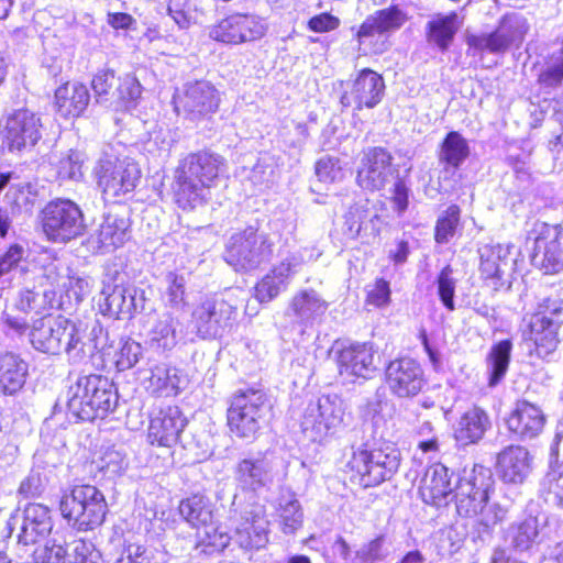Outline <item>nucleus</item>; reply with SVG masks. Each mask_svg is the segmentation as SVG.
I'll return each instance as SVG.
<instances>
[{
    "mask_svg": "<svg viewBox=\"0 0 563 563\" xmlns=\"http://www.w3.org/2000/svg\"><path fill=\"white\" fill-rule=\"evenodd\" d=\"M68 331H74V322L62 317L47 316L33 322L30 341L40 352L56 355L63 350Z\"/></svg>",
    "mask_w": 563,
    "mask_h": 563,
    "instance_id": "24",
    "label": "nucleus"
},
{
    "mask_svg": "<svg viewBox=\"0 0 563 563\" xmlns=\"http://www.w3.org/2000/svg\"><path fill=\"white\" fill-rule=\"evenodd\" d=\"M530 30L528 19L521 13L505 14L490 33L472 34L467 36V45L477 52L492 54L505 53L512 46H520Z\"/></svg>",
    "mask_w": 563,
    "mask_h": 563,
    "instance_id": "13",
    "label": "nucleus"
},
{
    "mask_svg": "<svg viewBox=\"0 0 563 563\" xmlns=\"http://www.w3.org/2000/svg\"><path fill=\"white\" fill-rule=\"evenodd\" d=\"M59 509L68 525L77 531H91L104 521L108 505L101 490L93 485H75L65 492Z\"/></svg>",
    "mask_w": 563,
    "mask_h": 563,
    "instance_id": "4",
    "label": "nucleus"
},
{
    "mask_svg": "<svg viewBox=\"0 0 563 563\" xmlns=\"http://www.w3.org/2000/svg\"><path fill=\"white\" fill-rule=\"evenodd\" d=\"M460 26L461 22L456 12L435 14L426 25L427 40L441 51H445Z\"/></svg>",
    "mask_w": 563,
    "mask_h": 563,
    "instance_id": "45",
    "label": "nucleus"
},
{
    "mask_svg": "<svg viewBox=\"0 0 563 563\" xmlns=\"http://www.w3.org/2000/svg\"><path fill=\"white\" fill-rule=\"evenodd\" d=\"M460 223V208L455 205L450 206L443 211L434 228V240L438 244H446L454 236Z\"/></svg>",
    "mask_w": 563,
    "mask_h": 563,
    "instance_id": "53",
    "label": "nucleus"
},
{
    "mask_svg": "<svg viewBox=\"0 0 563 563\" xmlns=\"http://www.w3.org/2000/svg\"><path fill=\"white\" fill-rule=\"evenodd\" d=\"M174 144L170 130L158 126L148 133V139L144 144L147 153L156 157H167Z\"/></svg>",
    "mask_w": 563,
    "mask_h": 563,
    "instance_id": "57",
    "label": "nucleus"
},
{
    "mask_svg": "<svg viewBox=\"0 0 563 563\" xmlns=\"http://www.w3.org/2000/svg\"><path fill=\"white\" fill-rule=\"evenodd\" d=\"M273 247L274 243L266 233L247 228L231 235L224 260L236 272H251L272 258Z\"/></svg>",
    "mask_w": 563,
    "mask_h": 563,
    "instance_id": "10",
    "label": "nucleus"
},
{
    "mask_svg": "<svg viewBox=\"0 0 563 563\" xmlns=\"http://www.w3.org/2000/svg\"><path fill=\"white\" fill-rule=\"evenodd\" d=\"M356 563H380L388 554L385 547V538L377 537L366 543H363L356 551Z\"/></svg>",
    "mask_w": 563,
    "mask_h": 563,
    "instance_id": "61",
    "label": "nucleus"
},
{
    "mask_svg": "<svg viewBox=\"0 0 563 563\" xmlns=\"http://www.w3.org/2000/svg\"><path fill=\"white\" fill-rule=\"evenodd\" d=\"M181 517L197 531L214 521V505L203 495H192L180 501Z\"/></svg>",
    "mask_w": 563,
    "mask_h": 563,
    "instance_id": "44",
    "label": "nucleus"
},
{
    "mask_svg": "<svg viewBox=\"0 0 563 563\" xmlns=\"http://www.w3.org/2000/svg\"><path fill=\"white\" fill-rule=\"evenodd\" d=\"M368 205L367 200L355 202L344 214L342 234L345 240L371 244L378 238L382 219Z\"/></svg>",
    "mask_w": 563,
    "mask_h": 563,
    "instance_id": "23",
    "label": "nucleus"
},
{
    "mask_svg": "<svg viewBox=\"0 0 563 563\" xmlns=\"http://www.w3.org/2000/svg\"><path fill=\"white\" fill-rule=\"evenodd\" d=\"M84 162L85 155L79 151L69 150L63 153L54 163L57 178L62 181H80L84 177Z\"/></svg>",
    "mask_w": 563,
    "mask_h": 563,
    "instance_id": "50",
    "label": "nucleus"
},
{
    "mask_svg": "<svg viewBox=\"0 0 563 563\" xmlns=\"http://www.w3.org/2000/svg\"><path fill=\"white\" fill-rule=\"evenodd\" d=\"M545 421V415L540 407L527 400H519L510 411L506 424L516 439L527 441L542 433Z\"/></svg>",
    "mask_w": 563,
    "mask_h": 563,
    "instance_id": "32",
    "label": "nucleus"
},
{
    "mask_svg": "<svg viewBox=\"0 0 563 563\" xmlns=\"http://www.w3.org/2000/svg\"><path fill=\"white\" fill-rule=\"evenodd\" d=\"M407 19L406 12L397 5L375 11L364 20L356 33L360 49L366 52L369 47L368 52L371 53H382L385 43L375 38L396 32L406 23Z\"/></svg>",
    "mask_w": 563,
    "mask_h": 563,
    "instance_id": "16",
    "label": "nucleus"
},
{
    "mask_svg": "<svg viewBox=\"0 0 563 563\" xmlns=\"http://www.w3.org/2000/svg\"><path fill=\"white\" fill-rule=\"evenodd\" d=\"M492 471L483 465L464 470L459 476L453 492L456 512L461 517L475 518L473 526L477 538L484 540L492 536L495 527L503 522L508 509L498 503H489L494 490Z\"/></svg>",
    "mask_w": 563,
    "mask_h": 563,
    "instance_id": "1",
    "label": "nucleus"
},
{
    "mask_svg": "<svg viewBox=\"0 0 563 563\" xmlns=\"http://www.w3.org/2000/svg\"><path fill=\"white\" fill-rule=\"evenodd\" d=\"M198 537L203 551L209 553L223 551L231 540L228 532L217 526L216 521L198 531Z\"/></svg>",
    "mask_w": 563,
    "mask_h": 563,
    "instance_id": "55",
    "label": "nucleus"
},
{
    "mask_svg": "<svg viewBox=\"0 0 563 563\" xmlns=\"http://www.w3.org/2000/svg\"><path fill=\"white\" fill-rule=\"evenodd\" d=\"M267 32L266 21L255 14L234 13L210 29L212 40L225 44H242L262 38Z\"/></svg>",
    "mask_w": 563,
    "mask_h": 563,
    "instance_id": "18",
    "label": "nucleus"
},
{
    "mask_svg": "<svg viewBox=\"0 0 563 563\" xmlns=\"http://www.w3.org/2000/svg\"><path fill=\"white\" fill-rule=\"evenodd\" d=\"M511 244H483L478 249L479 271L486 279H500L512 269Z\"/></svg>",
    "mask_w": 563,
    "mask_h": 563,
    "instance_id": "36",
    "label": "nucleus"
},
{
    "mask_svg": "<svg viewBox=\"0 0 563 563\" xmlns=\"http://www.w3.org/2000/svg\"><path fill=\"white\" fill-rule=\"evenodd\" d=\"M101 331L100 328H98ZM97 327H93L90 333L82 323L74 322V331H68L62 351H65L68 361L73 364H84L98 350L96 339Z\"/></svg>",
    "mask_w": 563,
    "mask_h": 563,
    "instance_id": "37",
    "label": "nucleus"
},
{
    "mask_svg": "<svg viewBox=\"0 0 563 563\" xmlns=\"http://www.w3.org/2000/svg\"><path fill=\"white\" fill-rule=\"evenodd\" d=\"M269 521L265 507L252 504L245 509L235 526L234 539L244 550H260L268 543Z\"/></svg>",
    "mask_w": 563,
    "mask_h": 563,
    "instance_id": "22",
    "label": "nucleus"
},
{
    "mask_svg": "<svg viewBox=\"0 0 563 563\" xmlns=\"http://www.w3.org/2000/svg\"><path fill=\"white\" fill-rule=\"evenodd\" d=\"M269 405L265 394L256 389L235 393L228 409V426L242 439H253L266 422Z\"/></svg>",
    "mask_w": 563,
    "mask_h": 563,
    "instance_id": "9",
    "label": "nucleus"
},
{
    "mask_svg": "<svg viewBox=\"0 0 563 563\" xmlns=\"http://www.w3.org/2000/svg\"><path fill=\"white\" fill-rule=\"evenodd\" d=\"M385 90L383 77L376 71L365 68L353 81L349 91L341 97L343 107L355 106L357 110L365 108H374L377 106Z\"/></svg>",
    "mask_w": 563,
    "mask_h": 563,
    "instance_id": "31",
    "label": "nucleus"
},
{
    "mask_svg": "<svg viewBox=\"0 0 563 563\" xmlns=\"http://www.w3.org/2000/svg\"><path fill=\"white\" fill-rule=\"evenodd\" d=\"M531 461L527 448L509 445L497 455V472L505 483L520 484L531 472Z\"/></svg>",
    "mask_w": 563,
    "mask_h": 563,
    "instance_id": "34",
    "label": "nucleus"
},
{
    "mask_svg": "<svg viewBox=\"0 0 563 563\" xmlns=\"http://www.w3.org/2000/svg\"><path fill=\"white\" fill-rule=\"evenodd\" d=\"M349 413L344 400L338 395H324L306 407L300 427L313 442H322L335 435L346 424Z\"/></svg>",
    "mask_w": 563,
    "mask_h": 563,
    "instance_id": "7",
    "label": "nucleus"
},
{
    "mask_svg": "<svg viewBox=\"0 0 563 563\" xmlns=\"http://www.w3.org/2000/svg\"><path fill=\"white\" fill-rule=\"evenodd\" d=\"M278 525L284 534H294L301 528L303 511L299 500L291 493L283 495L277 506Z\"/></svg>",
    "mask_w": 563,
    "mask_h": 563,
    "instance_id": "48",
    "label": "nucleus"
},
{
    "mask_svg": "<svg viewBox=\"0 0 563 563\" xmlns=\"http://www.w3.org/2000/svg\"><path fill=\"white\" fill-rule=\"evenodd\" d=\"M385 375L389 390L401 398L416 396L424 384L421 366L409 357L391 361Z\"/></svg>",
    "mask_w": 563,
    "mask_h": 563,
    "instance_id": "26",
    "label": "nucleus"
},
{
    "mask_svg": "<svg viewBox=\"0 0 563 563\" xmlns=\"http://www.w3.org/2000/svg\"><path fill=\"white\" fill-rule=\"evenodd\" d=\"M197 8L198 0H169L168 2V13L180 29L189 26Z\"/></svg>",
    "mask_w": 563,
    "mask_h": 563,
    "instance_id": "64",
    "label": "nucleus"
},
{
    "mask_svg": "<svg viewBox=\"0 0 563 563\" xmlns=\"http://www.w3.org/2000/svg\"><path fill=\"white\" fill-rule=\"evenodd\" d=\"M148 376L143 378L145 389L155 396L177 395L181 378L179 371L168 363H157L148 368Z\"/></svg>",
    "mask_w": 563,
    "mask_h": 563,
    "instance_id": "39",
    "label": "nucleus"
},
{
    "mask_svg": "<svg viewBox=\"0 0 563 563\" xmlns=\"http://www.w3.org/2000/svg\"><path fill=\"white\" fill-rule=\"evenodd\" d=\"M91 87L98 103L114 106L115 109H130L142 95V86L131 74L117 77L111 69H101L95 74Z\"/></svg>",
    "mask_w": 563,
    "mask_h": 563,
    "instance_id": "15",
    "label": "nucleus"
},
{
    "mask_svg": "<svg viewBox=\"0 0 563 563\" xmlns=\"http://www.w3.org/2000/svg\"><path fill=\"white\" fill-rule=\"evenodd\" d=\"M537 236L532 262L545 274L563 271V227L561 224L537 223Z\"/></svg>",
    "mask_w": 563,
    "mask_h": 563,
    "instance_id": "19",
    "label": "nucleus"
},
{
    "mask_svg": "<svg viewBox=\"0 0 563 563\" xmlns=\"http://www.w3.org/2000/svg\"><path fill=\"white\" fill-rule=\"evenodd\" d=\"M9 526L11 529L19 528V543L34 544L53 529L51 510L43 504H27L21 515L11 517Z\"/></svg>",
    "mask_w": 563,
    "mask_h": 563,
    "instance_id": "25",
    "label": "nucleus"
},
{
    "mask_svg": "<svg viewBox=\"0 0 563 563\" xmlns=\"http://www.w3.org/2000/svg\"><path fill=\"white\" fill-rule=\"evenodd\" d=\"M512 350L510 340H501L494 344L487 355V379L490 388L496 387L505 377Z\"/></svg>",
    "mask_w": 563,
    "mask_h": 563,
    "instance_id": "47",
    "label": "nucleus"
},
{
    "mask_svg": "<svg viewBox=\"0 0 563 563\" xmlns=\"http://www.w3.org/2000/svg\"><path fill=\"white\" fill-rule=\"evenodd\" d=\"M547 503L563 509V465L551 466L541 482Z\"/></svg>",
    "mask_w": 563,
    "mask_h": 563,
    "instance_id": "51",
    "label": "nucleus"
},
{
    "mask_svg": "<svg viewBox=\"0 0 563 563\" xmlns=\"http://www.w3.org/2000/svg\"><path fill=\"white\" fill-rule=\"evenodd\" d=\"M69 273L71 269L58 258H53L42 267V278L51 286V291L55 295L65 289Z\"/></svg>",
    "mask_w": 563,
    "mask_h": 563,
    "instance_id": "56",
    "label": "nucleus"
},
{
    "mask_svg": "<svg viewBox=\"0 0 563 563\" xmlns=\"http://www.w3.org/2000/svg\"><path fill=\"white\" fill-rule=\"evenodd\" d=\"M375 351L369 343H354L342 349L336 356L340 376L354 383L356 379H369L376 371Z\"/></svg>",
    "mask_w": 563,
    "mask_h": 563,
    "instance_id": "27",
    "label": "nucleus"
},
{
    "mask_svg": "<svg viewBox=\"0 0 563 563\" xmlns=\"http://www.w3.org/2000/svg\"><path fill=\"white\" fill-rule=\"evenodd\" d=\"M165 297L167 303L174 308L185 305L187 279L184 275L169 272L165 277Z\"/></svg>",
    "mask_w": 563,
    "mask_h": 563,
    "instance_id": "58",
    "label": "nucleus"
},
{
    "mask_svg": "<svg viewBox=\"0 0 563 563\" xmlns=\"http://www.w3.org/2000/svg\"><path fill=\"white\" fill-rule=\"evenodd\" d=\"M329 303L322 296L312 288L300 289L290 298L286 314L294 324L301 328L303 333L306 329L312 328L321 320Z\"/></svg>",
    "mask_w": 563,
    "mask_h": 563,
    "instance_id": "30",
    "label": "nucleus"
},
{
    "mask_svg": "<svg viewBox=\"0 0 563 563\" xmlns=\"http://www.w3.org/2000/svg\"><path fill=\"white\" fill-rule=\"evenodd\" d=\"M241 289L228 290L223 295L207 297L191 313V324L201 339H217L230 332L239 309Z\"/></svg>",
    "mask_w": 563,
    "mask_h": 563,
    "instance_id": "5",
    "label": "nucleus"
},
{
    "mask_svg": "<svg viewBox=\"0 0 563 563\" xmlns=\"http://www.w3.org/2000/svg\"><path fill=\"white\" fill-rule=\"evenodd\" d=\"M93 173L102 198L107 202H117L131 194L141 177L137 164L129 157L101 158Z\"/></svg>",
    "mask_w": 563,
    "mask_h": 563,
    "instance_id": "11",
    "label": "nucleus"
},
{
    "mask_svg": "<svg viewBox=\"0 0 563 563\" xmlns=\"http://www.w3.org/2000/svg\"><path fill=\"white\" fill-rule=\"evenodd\" d=\"M352 478L363 487H372L389 481L400 465V452L393 444L378 448L356 449L349 463Z\"/></svg>",
    "mask_w": 563,
    "mask_h": 563,
    "instance_id": "6",
    "label": "nucleus"
},
{
    "mask_svg": "<svg viewBox=\"0 0 563 563\" xmlns=\"http://www.w3.org/2000/svg\"><path fill=\"white\" fill-rule=\"evenodd\" d=\"M69 563H103V561L100 551L91 541L78 539L70 544Z\"/></svg>",
    "mask_w": 563,
    "mask_h": 563,
    "instance_id": "60",
    "label": "nucleus"
},
{
    "mask_svg": "<svg viewBox=\"0 0 563 563\" xmlns=\"http://www.w3.org/2000/svg\"><path fill=\"white\" fill-rule=\"evenodd\" d=\"M36 563H69V551L56 539L48 540L35 552Z\"/></svg>",
    "mask_w": 563,
    "mask_h": 563,
    "instance_id": "63",
    "label": "nucleus"
},
{
    "mask_svg": "<svg viewBox=\"0 0 563 563\" xmlns=\"http://www.w3.org/2000/svg\"><path fill=\"white\" fill-rule=\"evenodd\" d=\"M183 330L178 318L170 312L157 314L146 333L148 345L156 351H170L181 340Z\"/></svg>",
    "mask_w": 563,
    "mask_h": 563,
    "instance_id": "35",
    "label": "nucleus"
},
{
    "mask_svg": "<svg viewBox=\"0 0 563 563\" xmlns=\"http://www.w3.org/2000/svg\"><path fill=\"white\" fill-rule=\"evenodd\" d=\"M224 165L225 159L210 151L191 153L180 161L173 186L178 206L187 209L201 203L207 189L213 186Z\"/></svg>",
    "mask_w": 563,
    "mask_h": 563,
    "instance_id": "2",
    "label": "nucleus"
},
{
    "mask_svg": "<svg viewBox=\"0 0 563 563\" xmlns=\"http://www.w3.org/2000/svg\"><path fill=\"white\" fill-rule=\"evenodd\" d=\"M186 424L187 420L178 407L163 408L151 418L147 441L153 446L170 449L178 443Z\"/></svg>",
    "mask_w": 563,
    "mask_h": 563,
    "instance_id": "28",
    "label": "nucleus"
},
{
    "mask_svg": "<svg viewBox=\"0 0 563 563\" xmlns=\"http://www.w3.org/2000/svg\"><path fill=\"white\" fill-rule=\"evenodd\" d=\"M27 363L18 354L7 352L0 355V393L14 395L25 384Z\"/></svg>",
    "mask_w": 563,
    "mask_h": 563,
    "instance_id": "41",
    "label": "nucleus"
},
{
    "mask_svg": "<svg viewBox=\"0 0 563 563\" xmlns=\"http://www.w3.org/2000/svg\"><path fill=\"white\" fill-rule=\"evenodd\" d=\"M283 285L274 273L271 271L255 285L254 296L261 303L269 302L285 291Z\"/></svg>",
    "mask_w": 563,
    "mask_h": 563,
    "instance_id": "62",
    "label": "nucleus"
},
{
    "mask_svg": "<svg viewBox=\"0 0 563 563\" xmlns=\"http://www.w3.org/2000/svg\"><path fill=\"white\" fill-rule=\"evenodd\" d=\"M539 534V519L532 516L512 523L508 529V539L514 548L520 551L528 550L537 543Z\"/></svg>",
    "mask_w": 563,
    "mask_h": 563,
    "instance_id": "49",
    "label": "nucleus"
},
{
    "mask_svg": "<svg viewBox=\"0 0 563 563\" xmlns=\"http://www.w3.org/2000/svg\"><path fill=\"white\" fill-rule=\"evenodd\" d=\"M173 103L178 115L198 122L218 111L220 93L209 81L187 82L176 90Z\"/></svg>",
    "mask_w": 563,
    "mask_h": 563,
    "instance_id": "14",
    "label": "nucleus"
},
{
    "mask_svg": "<svg viewBox=\"0 0 563 563\" xmlns=\"http://www.w3.org/2000/svg\"><path fill=\"white\" fill-rule=\"evenodd\" d=\"M93 463L103 476L108 478L122 474L128 467L125 454L115 448H107Z\"/></svg>",
    "mask_w": 563,
    "mask_h": 563,
    "instance_id": "52",
    "label": "nucleus"
},
{
    "mask_svg": "<svg viewBox=\"0 0 563 563\" xmlns=\"http://www.w3.org/2000/svg\"><path fill=\"white\" fill-rule=\"evenodd\" d=\"M467 140L456 131L449 132L441 142L438 151L439 164L445 174H455L470 156Z\"/></svg>",
    "mask_w": 563,
    "mask_h": 563,
    "instance_id": "40",
    "label": "nucleus"
},
{
    "mask_svg": "<svg viewBox=\"0 0 563 563\" xmlns=\"http://www.w3.org/2000/svg\"><path fill=\"white\" fill-rule=\"evenodd\" d=\"M42 228L48 241L66 244L84 234V213L69 199L53 200L42 211Z\"/></svg>",
    "mask_w": 563,
    "mask_h": 563,
    "instance_id": "12",
    "label": "nucleus"
},
{
    "mask_svg": "<svg viewBox=\"0 0 563 563\" xmlns=\"http://www.w3.org/2000/svg\"><path fill=\"white\" fill-rule=\"evenodd\" d=\"M563 324V300L559 297L545 298L529 322L528 341L532 343L530 354L545 360L556 350L559 330Z\"/></svg>",
    "mask_w": 563,
    "mask_h": 563,
    "instance_id": "8",
    "label": "nucleus"
},
{
    "mask_svg": "<svg viewBox=\"0 0 563 563\" xmlns=\"http://www.w3.org/2000/svg\"><path fill=\"white\" fill-rule=\"evenodd\" d=\"M90 100L88 88L80 82H66L55 91V104L63 117H78Z\"/></svg>",
    "mask_w": 563,
    "mask_h": 563,
    "instance_id": "43",
    "label": "nucleus"
},
{
    "mask_svg": "<svg viewBox=\"0 0 563 563\" xmlns=\"http://www.w3.org/2000/svg\"><path fill=\"white\" fill-rule=\"evenodd\" d=\"M142 356L143 346L134 340H126L122 342L120 349L114 355L115 367L120 372L130 369L140 362Z\"/></svg>",
    "mask_w": 563,
    "mask_h": 563,
    "instance_id": "59",
    "label": "nucleus"
},
{
    "mask_svg": "<svg viewBox=\"0 0 563 563\" xmlns=\"http://www.w3.org/2000/svg\"><path fill=\"white\" fill-rule=\"evenodd\" d=\"M454 473L441 464L429 466L419 484L422 500L431 506L440 507L448 504V497L453 494L452 477Z\"/></svg>",
    "mask_w": 563,
    "mask_h": 563,
    "instance_id": "33",
    "label": "nucleus"
},
{
    "mask_svg": "<svg viewBox=\"0 0 563 563\" xmlns=\"http://www.w3.org/2000/svg\"><path fill=\"white\" fill-rule=\"evenodd\" d=\"M3 139L10 152L33 148L42 139L40 117L27 109L15 110L5 120Z\"/></svg>",
    "mask_w": 563,
    "mask_h": 563,
    "instance_id": "21",
    "label": "nucleus"
},
{
    "mask_svg": "<svg viewBox=\"0 0 563 563\" xmlns=\"http://www.w3.org/2000/svg\"><path fill=\"white\" fill-rule=\"evenodd\" d=\"M66 398L68 413L82 421L103 419L118 404L114 385L101 375L79 377L69 386Z\"/></svg>",
    "mask_w": 563,
    "mask_h": 563,
    "instance_id": "3",
    "label": "nucleus"
},
{
    "mask_svg": "<svg viewBox=\"0 0 563 563\" xmlns=\"http://www.w3.org/2000/svg\"><path fill=\"white\" fill-rule=\"evenodd\" d=\"M99 310L103 316L130 318L144 309L143 291L132 285L103 280V287L98 299Z\"/></svg>",
    "mask_w": 563,
    "mask_h": 563,
    "instance_id": "20",
    "label": "nucleus"
},
{
    "mask_svg": "<svg viewBox=\"0 0 563 563\" xmlns=\"http://www.w3.org/2000/svg\"><path fill=\"white\" fill-rule=\"evenodd\" d=\"M490 426L488 413L479 407H473L461 416L455 429V439L462 445L476 443L483 439Z\"/></svg>",
    "mask_w": 563,
    "mask_h": 563,
    "instance_id": "42",
    "label": "nucleus"
},
{
    "mask_svg": "<svg viewBox=\"0 0 563 563\" xmlns=\"http://www.w3.org/2000/svg\"><path fill=\"white\" fill-rule=\"evenodd\" d=\"M393 156L383 147L368 148L357 170L356 180L366 190H379L385 187L393 175Z\"/></svg>",
    "mask_w": 563,
    "mask_h": 563,
    "instance_id": "29",
    "label": "nucleus"
},
{
    "mask_svg": "<svg viewBox=\"0 0 563 563\" xmlns=\"http://www.w3.org/2000/svg\"><path fill=\"white\" fill-rule=\"evenodd\" d=\"M321 252L316 247H303L289 253L271 269L287 288L294 276L300 271L305 263L316 261Z\"/></svg>",
    "mask_w": 563,
    "mask_h": 563,
    "instance_id": "46",
    "label": "nucleus"
},
{
    "mask_svg": "<svg viewBox=\"0 0 563 563\" xmlns=\"http://www.w3.org/2000/svg\"><path fill=\"white\" fill-rule=\"evenodd\" d=\"M129 228L130 223L125 217L108 213L91 238L98 250L110 252L121 247L130 239Z\"/></svg>",
    "mask_w": 563,
    "mask_h": 563,
    "instance_id": "38",
    "label": "nucleus"
},
{
    "mask_svg": "<svg viewBox=\"0 0 563 563\" xmlns=\"http://www.w3.org/2000/svg\"><path fill=\"white\" fill-rule=\"evenodd\" d=\"M457 279L450 265L444 266L435 278L437 294L443 307L449 311L455 310V289Z\"/></svg>",
    "mask_w": 563,
    "mask_h": 563,
    "instance_id": "54",
    "label": "nucleus"
},
{
    "mask_svg": "<svg viewBox=\"0 0 563 563\" xmlns=\"http://www.w3.org/2000/svg\"><path fill=\"white\" fill-rule=\"evenodd\" d=\"M278 460L272 453H257L241 459L233 468L236 487L255 493L269 486L278 473Z\"/></svg>",
    "mask_w": 563,
    "mask_h": 563,
    "instance_id": "17",
    "label": "nucleus"
}]
</instances>
